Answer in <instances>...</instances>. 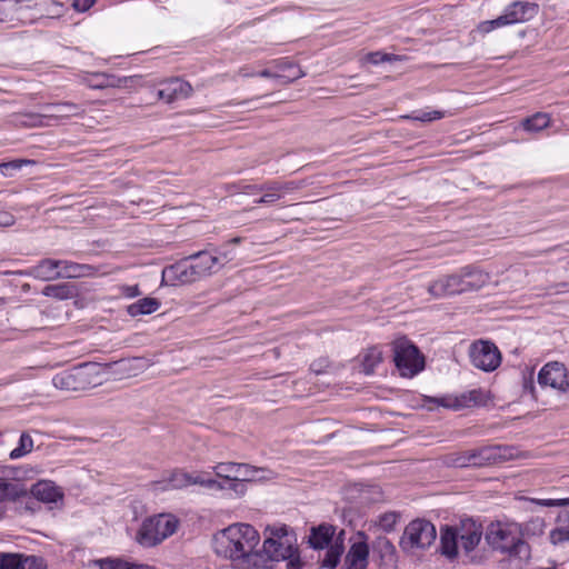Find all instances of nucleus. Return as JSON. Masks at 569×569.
<instances>
[{"label": "nucleus", "mask_w": 569, "mask_h": 569, "mask_svg": "<svg viewBox=\"0 0 569 569\" xmlns=\"http://www.w3.org/2000/svg\"><path fill=\"white\" fill-rule=\"evenodd\" d=\"M263 550H256L259 532L248 523H234L213 536L214 552L229 559L233 569H272L271 562L287 561L286 569H302L297 535L287 525L266 528Z\"/></svg>", "instance_id": "nucleus-1"}, {"label": "nucleus", "mask_w": 569, "mask_h": 569, "mask_svg": "<svg viewBox=\"0 0 569 569\" xmlns=\"http://www.w3.org/2000/svg\"><path fill=\"white\" fill-rule=\"evenodd\" d=\"M219 258L207 250L198 251L168 266L162 271V283L177 286L196 282L214 272Z\"/></svg>", "instance_id": "nucleus-2"}, {"label": "nucleus", "mask_w": 569, "mask_h": 569, "mask_svg": "<svg viewBox=\"0 0 569 569\" xmlns=\"http://www.w3.org/2000/svg\"><path fill=\"white\" fill-rule=\"evenodd\" d=\"M57 389L64 391H86L102 383L100 367L96 362H86L63 370L52 378Z\"/></svg>", "instance_id": "nucleus-3"}, {"label": "nucleus", "mask_w": 569, "mask_h": 569, "mask_svg": "<svg viewBox=\"0 0 569 569\" xmlns=\"http://www.w3.org/2000/svg\"><path fill=\"white\" fill-rule=\"evenodd\" d=\"M179 520L172 515H158L144 519L137 531L136 540L146 548L154 547L172 536Z\"/></svg>", "instance_id": "nucleus-4"}, {"label": "nucleus", "mask_w": 569, "mask_h": 569, "mask_svg": "<svg viewBox=\"0 0 569 569\" xmlns=\"http://www.w3.org/2000/svg\"><path fill=\"white\" fill-rule=\"evenodd\" d=\"M538 12L539 6L535 2L513 1L505 8L501 16L480 22L477 29L480 33L486 34L500 27L527 22L533 19Z\"/></svg>", "instance_id": "nucleus-5"}, {"label": "nucleus", "mask_w": 569, "mask_h": 569, "mask_svg": "<svg viewBox=\"0 0 569 569\" xmlns=\"http://www.w3.org/2000/svg\"><path fill=\"white\" fill-rule=\"evenodd\" d=\"M86 109L82 104H77L71 101H60L47 103L41 107V112L29 113L24 117L28 126H52L60 120H66L72 117H82Z\"/></svg>", "instance_id": "nucleus-6"}, {"label": "nucleus", "mask_w": 569, "mask_h": 569, "mask_svg": "<svg viewBox=\"0 0 569 569\" xmlns=\"http://www.w3.org/2000/svg\"><path fill=\"white\" fill-rule=\"evenodd\" d=\"M486 540L495 549L506 552L511 557L528 559L530 546L520 537L513 536L510 530L500 523H491L486 533Z\"/></svg>", "instance_id": "nucleus-7"}, {"label": "nucleus", "mask_w": 569, "mask_h": 569, "mask_svg": "<svg viewBox=\"0 0 569 569\" xmlns=\"http://www.w3.org/2000/svg\"><path fill=\"white\" fill-rule=\"evenodd\" d=\"M393 361L403 377H412L423 370L425 357L407 338L402 337L392 343Z\"/></svg>", "instance_id": "nucleus-8"}, {"label": "nucleus", "mask_w": 569, "mask_h": 569, "mask_svg": "<svg viewBox=\"0 0 569 569\" xmlns=\"http://www.w3.org/2000/svg\"><path fill=\"white\" fill-rule=\"evenodd\" d=\"M470 456L473 467L481 468L515 459L518 456V449L508 445H490L471 449Z\"/></svg>", "instance_id": "nucleus-9"}, {"label": "nucleus", "mask_w": 569, "mask_h": 569, "mask_svg": "<svg viewBox=\"0 0 569 569\" xmlns=\"http://www.w3.org/2000/svg\"><path fill=\"white\" fill-rule=\"evenodd\" d=\"M469 357L471 363L485 372L496 370L502 360L500 350L492 341L489 340H478L472 342L469 349Z\"/></svg>", "instance_id": "nucleus-10"}, {"label": "nucleus", "mask_w": 569, "mask_h": 569, "mask_svg": "<svg viewBox=\"0 0 569 569\" xmlns=\"http://www.w3.org/2000/svg\"><path fill=\"white\" fill-rule=\"evenodd\" d=\"M483 402V393L480 389H473L467 392H462L458 396H443V397H430L429 396V411L438 407H443L452 410H461L465 408H471L480 406Z\"/></svg>", "instance_id": "nucleus-11"}, {"label": "nucleus", "mask_w": 569, "mask_h": 569, "mask_svg": "<svg viewBox=\"0 0 569 569\" xmlns=\"http://www.w3.org/2000/svg\"><path fill=\"white\" fill-rule=\"evenodd\" d=\"M538 383L549 386L561 392L569 390V372L566 366L558 361L546 363L538 373Z\"/></svg>", "instance_id": "nucleus-12"}, {"label": "nucleus", "mask_w": 569, "mask_h": 569, "mask_svg": "<svg viewBox=\"0 0 569 569\" xmlns=\"http://www.w3.org/2000/svg\"><path fill=\"white\" fill-rule=\"evenodd\" d=\"M355 541L345 556L343 569H367L369 565L370 548L365 531H357Z\"/></svg>", "instance_id": "nucleus-13"}, {"label": "nucleus", "mask_w": 569, "mask_h": 569, "mask_svg": "<svg viewBox=\"0 0 569 569\" xmlns=\"http://www.w3.org/2000/svg\"><path fill=\"white\" fill-rule=\"evenodd\" d=\"M161 88L158 90V99L172 103L179 99H187L193 92L192 86L178 77H172L160 82Z\"/></svg>", "instance_id": "nucleus-14"}, {"label": "nucleus", "mask_w": 569, "mask_h": 569, "mask_svg": "<svg viewBox=\"0 0 569 569\" xmlns=\"http://www.w3.org/2000/svg\"><path fill=\"white\" fill-rule=\"evenodd\" d=\"M461 542V548L466 555L472 552L481 541L482 525L472 518L461 519L460 535L458 536Z\"/></svg>", "instance_id": "nucleus-15"}, {"label": "nucleus", "mask_w": 569, "mask_h": 569, "mask_svg": "<svg viewBox=\"0 0 569 569\" xmlns=\"http://www.w3.org/2000/svg\"><path fill=\"white\" fill-rule=\"evenodd\" d=\"M427 521L425 519H415L406 528L400 538L399 546L406 553H413L418 548H422L421 535L425 531Z\"/></svg>", "instance_id": "nucleus-16"}, {"label": "nucleus", "mask_w": 569, "mask_h": 569, "mask_svg": "<svg viewBox=\"0 0 569 569\" xmlns=\"http://www.w3.org/2000/svg\"><path fill=\"white\" fill-rule=\"evenodd\" d=\"M372 550L379 556L380 569H397V550L387 537H378L372 542Z\"/></svg>", "instance_id": "nucleus-17"}, {"label": "nucleus", "mask_w": 569, "mask_h": 569, "mask_svg": "<svg viewBox=\"0 0 569 569\" xmlns=\"http://www.w3.org/2000/svg\"><path fill=\"white\" fill-rule=\"evenodd\" d=\"M429 293L435 297L463 293L459 274H447L433 280L429 286Z\"/></svg>", "instance_id": "nucleus-18"}, {"label": "nucleus", "mask_w": 569, "mask_h": 569, "mask_svg": "<svg viewBox=\"0 0 569 569\" xmlns=\"http://www.w3.org/2000/svg\"><path fill=\"white\" fill-rule=\"evenodd\" d=\"M336 535V527L330 523H320L310 528L308 537V545L315 550H322L328 548Z\"/></svg>", "instance_id": "nucleus-19"}, {"label": "nucleus", "mask_w": 569, "mask_h": 569, "mask_svg": "<svg viewBox=\"0 0 569 569\" xmlns=\"http://www.w3.org/2000/svg\"><path fill=\"white\" fill-rule=\"evenodd\" d=\"M30 492L34 497L30 501L34 505H38V502H57L63 498L62 491L52 481H38L31 487Z\"/></svg>", "instance_id": "nucleus-20"}, {"label": "nucleus", "mask_w": 569, "mask_h": 569, "mask_svg": "<svg viewBox=\"0 0 569 569\" xmlns=\"http://www.w3.org/2000/svg\"><path fill=\"white\" fill-rule=\"evenodd\" d=\"M462 291H476L481 289L489 280V274L475 267H465L459 273Z\"/></svg>", "instance_id": "nucleus-21"}, {"label": "nucleus", "mask_w": 569, "mask_h": 569, "mask_svg": "<svg viewBox=\"0 0 569 569\" xmlns=\"http://www.w3.org/2000/svg\"><path fill=\"white\" fill-rule=\"evenodd\" d=\"M61 260L46 258L39 261L38 264L31 269L30 274L36 279L44 281L59 279L61 278Z\"/></svg>", "instance_id": "nucleus-22"}, {"label": "nucleus", "mask_w": 569, "mask_h": 569, "mask_svg": "<svg viewBox=\"0 0 569 569\" xmlns=\"http://www.w3.org/2000/svg\"><path fill=\"white\" fill-rule=\"evenodd\" d=\"M458 531L455 527L443 526L440 528L439 552L452 560L458 555Z\"/></svg>", "instance_id": "nucleus-23"}, {"label": "nucleus", "mask_w": 569, "mask_h": 569, "mask_svg": "<svg viewBox=\"0 0 569 569\" xmlns=\"http://www.w3.org/2000/svg\"><path fill=\"white\" fill-rule=\"evenodd\" d=\"M42 293L46 297L56 298L59 300L71 299L77 296L78 290L73 283L62 282L57 284H48L43 288Z\"/></svg>", "instance_id": "nucleus-24"}, {"label": "nucleus", "mask_w": 569, "mask_h": 569, "mask_svg": "<svg viewBox=\"0 0 569 569\" xmlns=\"http://www.w3.org/2000/svg\"><path fill=\"white\" fill-rule=\"evenodd\" d=\"M160 308V301L156 298L146 297L128 306L127 311L131 317L150 315Z\"/></svg>", "instance_id": "nucleus-25"}, {"label": "nucleus", "mask_w": 569, "mask_h": 569, "mask_svg": "<svg viewBox=\"0 0 569 569\" xmlns=\"http://www.w3.org/2000/svg\"><path fill=\"white\" fill-rule=\"evenodd\" d=\"M27 495L28 491L22 485L0 481V502L16 501Z\"/></svg>", "instance_id": "nucleus-26"}, {"label": "nucleus", "mask_w": 569, "mask_h": 569, "mask_svg": "<svg viewBox=\"0 0 569 569\" xmlns=\"http://www.w3.org/2000/svg\"><path fill=\"white\" fill-rule=\"evenodd\" d=\"M61 278H78L91 274L94 271V267L90 264H81L68 260H61Z\"/></svg>", "instance_id": "nucleus-27"}, {"label": "nucleus", "mask_w": 569, "mask_h": 569, "mask_svg": "<svg viewBox=\"0 0 569 569\" xmlns=\"http://www.w3.org/2000/svg\"><path fill=\"white\" fill-rule=\"evenodd\" d=\"M551 118L546 112H536L521 121L523 130L529 132H539L549 127Z\"/></svg>", "instance_id": "nucleus-28"}, {"label": "nucleus", "mask_w": 569, "mask_h": 569, "mask_svg": "<svg viewBox=\"0 0 569 569\" xmlns=\"http://www.w3.org/2000/svg\"><path fill=\"white\" fill-rule=\"evenodd\" d=\"M142 366L143 359L138 357L120 359L111 365L114 372L127 375L129 377L136 376L137 371L141 369Z\"/></svg>", "instance_id": "nucleus-29"}, {"label": "nucleus", "mask_w": 569, "mask_h": 569, "mask_svg": "<svg viewBox=\"0 0 569 569\" xmlns=\"http://www.w3.org/2000/svg\"><path fill=\"white\" fill-rule=\"evenodd\" d=\"M342 548L339 545H330L327 548L325 558L321 561V568L336 569L342 556Z\"/></svg>", "instance_id": "nucleus-30"}, {"label": "nucleus", "mask_w": 569, "mask_h": 569, "mask_svg": "<svg viewBox=\"0 0 569 569\" xmlns=\"http://www.w3.org/2000/svg\"><path fill=\"white\" fill-rule=\"evenodd\" d=\"M445 463L455 468H467L473 467L472 458L470 456V450L456 452L446 456Z\"/></svg>", "instance_id": "nucleus-31"}, {"label": "nucleus", "mask_w": 569, "mask_h": 569, "mask_svg": "<svg viewBox=\"0 0 569 569\" xmlns=\"http://www.w3.org/2000/svg\"><path fill=\"white\" fill-rule=\"evenodd\" d=\"M22 0H0V22L11 21L18 13Z\"/></svg>", "instance_id": "nucleus-32"}, {"label": "nucleus", "mask_w": 569, "mask_h": 569, "mask_svg": "<svg viewBox=\"0 0 569 569\" xmlns=\"http://www.w3.org/2000/svg\"><path fill=\"white\" fill-rule=\"evenodd\" d=\"M33 448V440L28 432H22L19 445L10 452L11 459H18L29 453Z\"/></svg>", "instance_id": "nucleus-33"}, {"label": "nucleus", "mask_w": 569, "mask_h": 569, "mask_svg": "<svg viewBox=\"0 0 569 569\" xmlns=\"http://www.w3.org/2000/svg\"><path fill=\"white\" fill-rule=\"evenodd\" d=\"M381 361V353L377 349H369L362 358V371L366 375H371L377 365Z\"/></svg>", "instance_id": "nucleus-34"}, {"label": "nucleus", "mask_w": 569, "mask_h": 569, "mask_svg": "<svg viewBox=\"0 0 569 569\" xmlns=\"http://www.w3.org/2000/svg\"><path fill=\"white\" fill-rule=\"evenodd\" d=\"M22 553H3L0 557V569H23Z\"/></svg>", "instance_id": "nucleus-35"}, {"label": "nucleus", "mask_w": 569, "mask_h": 569, "mask_svg": "<svg viewBox=\"0 0 569 569\" xmlns=\"http://www.w3.org/2000/svg\"><path fill=\"white\" fill-rule=\"evenodd\" d=\"M217 477L227 481L236 480L237 462H219L213 467Z\"/></svg>", "instance_id": "nucleus-36"}, {"label": "nucleus", "mask_w": 569, "mask_h": 569, "mask_svg": "<svg viewBox=\"0 0 569 569\" xmlns=\"http://www.w3.org/2000/svg\"><path fill=\"white\" fill-rule=\"evenodd\" d=\"M34 7L44 11L50 17H59L63 4L56 0H37Z\"/></svg>", "instance_id": "nucleus-37"}, {"label": "nucleus", "mask_w": 569, "mask_h": 569, "mask_svg": "<svg viewBox=\"0 0 569 569\" xmlns=\"http://www.w3.org/2000/svg\"><path fill=\"white\" fill-rule=\"evenodd\" d=\"M172 489H182L190 486V473L174 470L168 479Z\"/></svg>", "instance_id": "nucleus-38"}, {"label": "nucleus", "mask_w": 569, "mask_h": 569, "mask_svg": "<svg viewBox=\"0 0 569 569\" xmlns=\"http://www.w3.org/2000/svg\"><path fill=\"white\" fill-rule=\"evenodd\" d=\"M400 518V513L396 511H388L379 517L378 525L386 532H390L395 529L396 523Z\"/></svg>", "instance_id": "nucleus-39"}, {"label": "nucleus", "mask_w": 569, "mask_h": 569, "mask_svg": "<svg viewBox=\"0 0 569 569\" xmlns=\"http://www.w3.org/2000/svg\"><path fill=\"white\" fill-rule=\"evenodd\" d=\"M258 472V469L254 468L251 465L248 463H237V471H236V480H239L241 482L251 481L256 473Z\"/></svg>", "instance_id": "nucleus-40"}, {"label": "nucleus", "mask_w": 569, "mask_h": 569, "mask_svg": "<svg viewBox=\"0 0 569 569\" xmlns=\"http://www.w3.org/2000/svg\"><path fill=\"white\" fill-rule=\"evenodd\" d=\"M300 187H301V182H296V181H286V182L269 181V191H276L277 193H280L281 196L283 193H288L293 190H297Z\"/></svg>", "instance_id": "nucleus-41"}, {"label": "nucleus", "mask_w": 569, "mask_h": 569, "mask_svg": "<svg viewBox=\"0 0 569 569\" xmlns=\"http://www.w3.org/2000/svg\"><path fill=\"white\" fill-rule=\"evenodd\" d=\"M367 62L371 64H380L382 62H391L398 60V56L392 53H385L381 51L369 52L366 56Z\"/></svg>", "instance_id": "nucleus-42"}, {"label": "nucleus", "mask_w": 569, "mask_h": 569, "mask_svg": "<svg viewBox=\"0 0 569 569\" xmlns=\"http://www.w3.org/2000/svg\"><path fill=\"white\" fill-rule=\"evenodd\" d=\"M47 560L41 556H23V569H47Z\"/></svg>", "instance_id": "nucleus-43"}, {"label": "nucleus", "mask_w": 569, "mask_h": 569, "mask_svg": "<svg viewBox=\"0 0 569 569\" xmlns=\"http://www.w3.org/2000/svg\"><path fill=\"white\" fill-rule=\"evenodd\" d=\"M100 569H128L129 562L119 558H104L97 561Z\"/></svg>", "instance_id": "nucleus-44"}, {"label": "nucleus", "mask_w": 569, "mask_h": 569, "mask_svg": "<svg viewBox=\"0 0 569 569\" xmlns=\"http://www.w3.org/2000/svg\"><path fill=\"white\" fill-rule=\"evenodd\" d=\"M277 67L281 70H287V69H295L296 71L291 74V76H284V79L283 82H292L301 77L305 76V73L300 70L299 67H297L295 63H292L291 61H288V60H281L277 63Z\"/></svg>", "instance_id": "nucleus-45"}, {"label": "nucleus", "mask_w": 569, "mask_h": 569, "mask_svg": "<svg viewBox=\"0 0 569 569\" xmlns=\"http://www.w3.org/2000/svg\"><path fill=\"white\" fill-rule=\"evenodd\" d=\"M29 160L16 159L8 162L0 163V173L10 177L12 176V171L19 170L23 164L30 163Z\"/></svg>", "instance_id": "nucleus-46"}, {"label": "nucleus", "mask_w": 569, "mask_h": 569, "mask_svg": "<svg viewBox=\"0 0 569 569\" xmlns=\"http://www.w3.org/2000/svg\"><path fill=\"white\" fill-rule=\"evenodd\" d=\"M550 542L555 546L569 542V526L566 528H555L549 535Z\"/></svg>", "instance_id": "nucleus-47"}, {"label": "nucleus", "mask_w": 569, "mask_h": 569, "mask_svg": "<svg viewBox=\"0 0 569 569\" xmlns=\"http://www.w3.org/2000/svg\"><path fill=\"white\" fill-rule=\"evenodd\" d=\"M234 188L242 193L256 194L262 191H269V181L262 184H236Z\"/></svg>", "instance_id": "nucleus-48"}, {"label": "nucleus", "mask_w": 569, "mask_h": 569, "mask_svg": "<svg viewBox=\"0 0 569 569\" xmlns=\"http://www.w3.org/2000/svg\"><path fill=\"white\" fill-rule=\"evenodd\" d=\"M329 367H330L329 359L327 357H321L311 362L310 371L316 375H322V373L327 372Z\"/></svg>", "instance_id": "nucleus-49"}, {"label": "nucleus", "mask_w": 569, "mask_h": 569, "mask_svg": "<svg viewBox=\"0 0 569 569\" xmlns=\"http://www.w3.org/2000/svg\"><path fill=\"white\" fill-rule=\"evenodd\" d=\"M264 193L257 200H254L256 204H270L274 203L281 199V194L276 191H263Z\"/></svg>", "instance_id": "nucleus-50"}, {"label": "nucleus", "mask_w": 569, "mask_h": 569, "mask_svg": "<svg viewBox=\"0 0 569 569\" xmlns=\"http://www.w3.org/2000/svg\"><path fill=\"white\" fill-rule=\"evenodd\" d=\"M522 389L523 393H529L532 398H536V387L532 372L528 377H523Z\"/></svg>", "instance_id": "nucleus-51"}, {"label": "nucleus", "mask_w": 569, "mask_h": 569, "mask_svg": "<svg viewBox=\"0 0 569 569\" xmlns=\"http://www.w3.org/2000/svg\"><path fill=\"white\" fill-rule=\"evenodd\" d=\"M94 2L96 0H73L72 7L76 11L86 12L94 4Z\"/></svg>", "instance_id": "nucleus-52"}, {"label": "nucleus", "mask_w": 569, "mask_h": 569, "mask_svg": "<svg viewBox=\"0 0 569 569\" xmlns=\"http://www.w3.org/2000/svg\"><path fill=\"white\" fill-rule=\"evenodd\" d=\"M16 218L12 213L6 210H0V227H10L14 224Z\"/></svg>", "instance_id": "nucleus-53"}, {"label": "nucleus", "mask_w": 569, "mask_h": 569, "mask_svg": "<svg viewBox=\"0 0 569 569\" xmlns=\"http://www.w3.org/2000/svg\"><path fill=\"white\" fill-rule=\"evenodd\" d=\"M122 293L127 297V298H134V297H138L141 295V291H140V288L138 284H133V286H123L122 289H121Z\"/></svg>", "instance_id": "nucleus-54"}, {"label": "nucleus", "mask_w": 569, "mask_h": 569, "mask_svg": "<svg viewBox=\"0 0 569 569\" xmlns=\"http://www.w3.org/2000/svg\"><path fill=\"white\" fill-rule=\"evenodd\" d=\"M531 502L542 507H560L559 499H530Z\"/></svg>", "instance_id": "nucleus-55"}, {"label": "nucleus", "mask_w": 569, "mask_h": 569, "mask_svg": "<svg viewBox=\"0 0 569 569\" xmlns=\"http://www.w3.org/2000/svg\"><path fill=\"white\" fill-rule=\"evenodd\" d=\"M243 77H253V76H259V77H262V78H279V79H284V76H280V74H276L273 72H271L269 69H263L257 73H242Z\"/></svg>", "instance_id": "nucleus-56"}, {"label": "nucleus", "mask_w": 569, "mask_h": 569, "mask_svg": "<svg viewBox=\"0 0 569 569\" xmlns=\"http://www.w3.org/2000/svg\"><path fill=\"white\" fill-rule=\"evenodd\" d=\"M452 114L453 113L450 110H442V111L433 110V111H429V122L430 121H435V120H439V119L445 118V117H450Z\"/></svg>", "instance_id": "nucleus-57"}, {"label": "nucleus", "mask_w": 569, "mask_h": 569, "mask_svg": "<svg viewBox=\"0 0 569 569\" xmlns=\"http://www.w3.org/2000/svg\"><path fill=\"white\" fill-rule=\"evenodd\" d=\"M228 488L236 491L237 493H243L246 490V485L239 480H230Z\"/></svg>", "instance_id": "nucleus-58"}, {"label": "nucleus", "mask_w": 569, "mask_h": 569, "mask_svg": "<svg viewBox=\"0 0 569 569\" xmlns=\"http://www.w3.org/2000/svg\"><path fill=\"white\" fill-rule=\"evenodd\" d=\"M206 488L214 489V490H223V489H226V486L213 478H208L206 480Z\"/></svg>", "instance_id": "nucleus-59"}, {"label": "nucleus", "mask_w": 569, "mask_h": 569, "mask_svg": "<svg viewBox=\"0 0 569 569\" xmlns=\"http://www.w3.org/2000/svg\"><path fill=\"white\" fill-rule=\"evenodd\" d=\"M208 478H206L203 475L193 476V475L190 473V486L199 485V486L206 488V480Z\"/></svg>", "instance_id": "nucleus-60"}, {"label": "nucleus", "mask_w": 569, "mask_h": 569, "mask_svg": "<svg viewBox=\"0 0 569 569\" xmlns=\"http://www.w3.org/2000/svg\"><path fill=\"white\" fill-rule=\"evenodd\" d=\"M333 542H331V545H339L340 543V547L342 548V552L345 551V545H343V541H345V530H341L335 538V540H332Z\"/></svg>", "instance_id": "nucleus-61"}, {"label": "nucleus", "mask_w": 569, "mask_h": 569, "mask_svg": "<svg viewBox=\"0 0 569 569\" xmlns=\"http://www.w3.org/2000/svg\"><path fill=\"white\" fill-rule=\"evenodd\" d=\"M128 569H156V567L146 563L129 562Z\"/></svg>", "instance_id": "nucleus-62"}, {"label": "nucleus", "mask_w": 569, "mask_h": 569, "mask_svg": "<svg viewBox=\"0 0 569 569\" xmlns=\"http://www.w3.org/2000/svg\"><path fill=\"white\" fill-rule=\"evenodd\" d=\"M27 498H28V501L26 502V508L29 509L30 511L34 512L37 508L40 507V502H38V505H34L30 501V499H34V497L31 495V497H29L27 495Z\"/></svg>", "instance_id": "nucleus-63"}, {"label": "nucleus", "mask_w": 569, "mask_h": 569, "mask_svg": "<svg viewBox=\"0 0 569 569\" xmlns=\"http://www.w3.org/2000/svg\"><path fill=\"white\" fill-rule=\"evenodd\" d=\"M437 537V530L436 527L429 521V538L435 540Z\"/></svg>", "instance_id": "nucleus-64"}]
</instances>
